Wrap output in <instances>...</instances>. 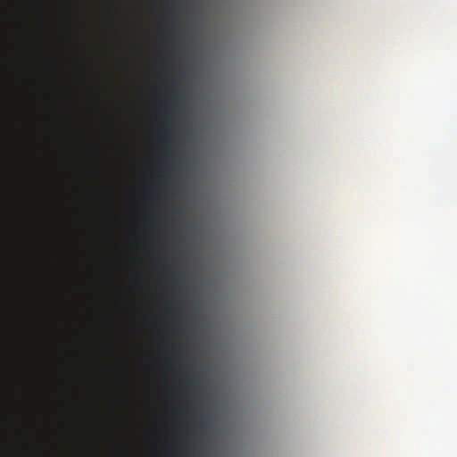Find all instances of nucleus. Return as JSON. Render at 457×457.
<instances>
[{
	"mask_svg": "<svg viewBox=\"0 0 457 457\" xmlns=\"http://www.w3.org/2000/svg\"><path fill=\"white\" fill-rule=\"evenodd\" d=\"M163 269H164L165 270H169V266H163Z\"/></svg>",
	"mask_w": 457,
	"mask_h": 457,
	"instance_id": "nucleus-3",
	"label": "nucleus"
},
{
	"mask_svg": "<svg viewBox=\"0 0 457 457\" xmlns=\"http://www.w3.org/2000/svg\"><path fill=\"white\" fill-rule=\"evenodd\" d=\"M21 241H22V244H23L25 246H27V245L29 244V242H30V238H29V237H28V236H23V237H21Z\"/></svg>",
	"mask_w": 457,
	"mask_h": 457,
	"instance_id": "nucleus-1",
	"label": "nucleus"
},
{
	"mask_svg": "<svg viewBox=\"0 0 457 457\" xmlns=\"http://www.w3.org/2000/svg\"><path fill=\"white\" fill-rule=\"evenodd\" d=\"M169 57H170V58H171V57H173V54H172V53H170V54H169Z\"/></svg>",
	"mask_w": 457,
	"mask_h": 457,
	"instance_id": "nucleus-4",
	"label": "nucleus"
},
{
	"mask_svg": "<svg viewBox=\"0 0 457 457\" xmlns=\"http://www.w3.org/2000/svg\"><path fill=\"white\" fill-rule=\"evenodd\" d=\"M173 348H174L175 350H177V351L181 352V351H183V350H184V345H182V344L174 345H173Z\"/></svg>",
	"mask_w": 457,
	"mask_h": 457,
	"instance_id": "nucleus-2",
	"label": "nucleus"
},
{
	"mask_svg": "<svg viewBox=\"0 0 457 457\" xmlns=\"http://www.w3.org/2000/svg\"><path fill=\"white\" fill-rule=\"evenodd\" d=\"M172 85H173V87H175V86H176V82H175V81H173V82H172Z\"/></svg>",
	"mask_w": 457,
	"mask_h": 457,
	"instance_id": "nucleus-5",
	"label": "nucleus"
}]
</instances>
